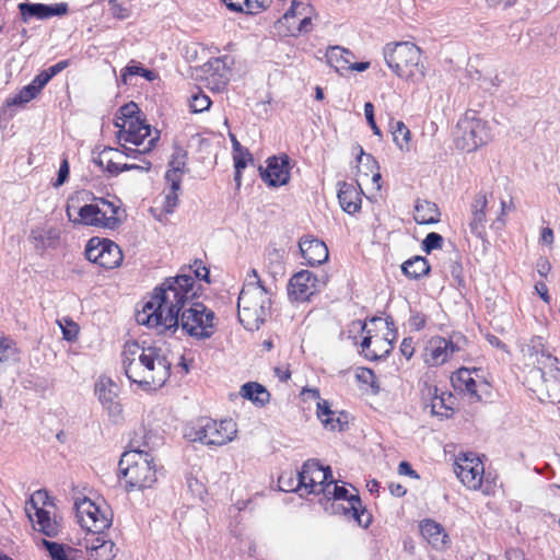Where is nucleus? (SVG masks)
Instances as JSON below:
<instances>
[{"instance_id":"nucleus-1","label":"nucleus","mask_w":560,"mask_h":560,"mask_svg":"<svg viewBox=\"0 0 560 560\" xmlns=\"http://www.w3.org/2000/svg\"><path fill=\"white\" fill-rule=\"evenodd\" d=\"M200 285L190 275H177L165 279L154 289L141 311L136 314L139 325L154 328L159 334H175L180 327L198 340L209 339L215 330V314L203 303L196 301Z\"/></svg>"},{"instance_id":"nucleus-2","label":"nucleus","mask_w":560,"mask_h":560,"mask_svg":"<svg viewBox=\"0 0 560 560\" xmlns=\"http://www.w3.org/2000/svg\"><path fill=\"white\" fill-rule=\"evenodd\" d=\"M121 355L126 376L143 389L160 388L171 376L172 362L161 347L127 341Z\"/></svg>"},{"instance_id":"nucleus-3","label":"nucleus","mask_w":560,"mask_h":560,"mask_svg":"<svg viewBox=\"0 0 560 560\" xmlns=\"http://www.w3.org/2000/svg\"><path fill=\"white\" fill-rule=\"evenodd\" d=\"M270 306V293L261 281L244 283L237 300V316L245 329L258 330L265 323Z\"/></svg>"},{"instance_id":"nucleus-4","label":"nucleus","mask_w":560,"mask_h":560,"mask_svg":"<svg viewBox=\"0 0 560 560\" xmlns=\"http://www.w3.org/2000/svg\"><path fill=\"white\" fill-rule=\"evenodd\" d=\"M119 471L126 480V490H143L156 482L153 457L144 451L130 450L119 460Z\"/></svg>"},{"instance_id":"nucleus-5","label":"nucleus","mask_w":560,"mask_h":560,"mask_svg":"<svg viewBox=\"0 0 560 560\" xmlns=\"http://www.w3.org/2000/svg\"><path fill=\"white\" fill-rule=\"evenodd\" d=\"M420 57V48L409 42L387 44L384 47V59L387 66L405 80L419 81L424 77Z\"/></svg>"},{"instance_id":"nucleus-6","label":"nucleus","mask_w":560,"mask_h":560,"mask_svg":"<svg viewBox=\"0 0 560 560\" xmlns=\"http://www.w3.org/2000/svg\"><path fill=\"white\" fill-rule=\"evenodd\" d=\"M236 433V423L232 419L215 421L211 418H199L186 427L184 436L190 442L221 446L231 442Z\"/></svg>"},{"instance_id":"nucleus-7","label":"nucleus","mask_w":560,"mask_h":560,"mask_svg":"<svg viewBox=\"0 0 560 560\" xmlns=\"http://www.w3.org/2000/svg\"><path fill=\"white\" fill-rule=\"evenodd\" d=\"M68 219L74 224L91 225L114 230L120 224L118 218L119 207L104 198H98L96 203L82 206L79 211V218H72L71 207L66 209Z\"/></svg>"},{"instance_id":"nucleus-8","label":"nucleus","mask_w":560,"mask_h":560,"mask_svg":"<svg viewBox=\"0 0 560 560\" xmlns=\"http://www.w3.org/2000/svg\"><path fill=\"white\" fill-rule=\"evenodd\" d=\"M456 147L460 150L471 152L486 144L490 139V133L486 121L466 114L457 122Z\"/></svg>"},{"instance_id":"nucleus-9","label":"nucleus","mask_w":560,"mask_h":560,"mask_svg":"<svg viewBox=\"0 0 560 560\" xmlns=\"http://www.w3.org/2000/svg\"><path fill=\"white\" fill-rule=\"evenodd\" d=\"M78 522L82 528L90 533L102 535L112 525V513L107 509L102 510L100 505L88 498L74 503Z\"/></svg>"},{"instance_id":"nucleus-10","label":"nucleus","mask_w":560,"mask_h":560,"mask_svg":"<svg viewBox=\"0 0 560 560\" xmlns=\"http://www.w3.org/2000/svg\"><path fill=\"white\" fill-rule=\"evenodd\" d=\"M300 482L307 493L330 494L328 488L335 483L329 466L324 467L316 459L306 460L300 470Z\"/></svg>"},{"instance_id":"nucleus-11","label":"nucleus","mask_w":560,"mask_h":560,"mask_svg":"<svg viewBox=\"0 0 560 560\" xmlns=\"http://www.w3.org/2000/svg\"><path fill=\"white\" fill-rule=\"evenodd\" d=\"M466 343L467 339L460 332H453L448 339L433 337L425 348L424 362L431 366L441 365L454 353L462 351Z\"/></svg>"},{"instance_id":"nucleus-12","label":"nucleus","mask_w":560,"mask_h":560,"mask_svg":"<svg viewBox=\"0 0 560 560\" xmlns=\"http://www.w3.org/2000/svg\"><path fill=\"white\" fill-rule=\"evenodd\" d=\"M485 467L475 456L464 454L455 462V474L469 489L477 490L482 483Z\"/></svg>"},{"instance_id":"nucleus-13","label":"nucleus","mask_w":560,"mask_h":560,"mask_svg":"<svg viewBox=\"0 0 560 560\" xmlns=\"http://www.w3.org/2000/svg\"><path fill=\"white\" fill-rule=\"evenodd\" d=\"M95 394L109 418L116 420L122 413L119 401V386L109 377L102 376L95 384Z\"/></svg>"},{"instance_id":"nucleus-14","label":"nucleus","mask_w":560,"mask_h":560,"mask_svg":"<svg viewBox=\"0 0 560 560\" xmlns=\"http://www.w3.org/2000/svg\"><path fill=\"white\" fill-rule=\"evenodd\" d=\"M325 284L317 276L308 270L296 272L289 281L288 293L296 301H306Z\"/></svg>"},{"instance_id":"nucleus-15","label":"nucleus","mask_w":560,"mask_h":560,"mask_svg":"<svg viewBox=\"0 0 560 560\" xmlns=\"http://www.w3.org/2000/svg\"><path fill=\"white\" fill-rule=\"evenodd\" d=\"M259 174L261 179L269 186L287 185L290 180V158L287 154L268 158L267 166H260Z\"/></svg>"},{"instance_id":"nucleus-16","label":"nucleus","mask_w":560,"mask_h":560,"mask_svg":"<svg viewBox=\"0 0 560 560\" xmlns=\"http://www.w3.org/2000/svg\"><path fill=\"white\" fill-rule=\"evenodd\" d=\"M115 126L118 128L116 137L119 142L125 141L140 147L147 138H152V128L142 118L129 120L128 124L115 120Z\"/></svg>"},{"instance_id":"nucleus-17","label":"nucleus","mask_w":560,"mask_h":560,"mask_svg":"<svg viewBox=\"0 0 560 560\" xmlns=\"http://www.w3.org/2000/svg\"><path fill=\"white\" fill-rule=\"evenodd\" d=\"M18 8L23 22H28L31 19L46 20L61 16L68 12V4L65 2L55 4L22 2Z\"/></svg>"},{"instance_id":"nucleus-18","label":"nucleus","mask_w":560,"mask_h":560,"mask_svg":"<svg viewBox=\"0 0 560 560\" xmlns=\"http://www.w3.org/2000/svg\"><path fill=\"white\" fill-rule=\"evenodd\" d=\"M334 485L335 486L331 492L334 499L348 501L349 508H345V512H351L353 518L358 522L359 525L368 527L372 517L371 514H369L362 505L360 497L358 494H349L345 487L337 486L336 482Z\"/></svg>"},{"instance_id":"nucleus-19","label":"nucleus","mask_w":560,"mask_h":560,"mask_svg":"<svg viewBox=\"0 0 560 560\" xmlns=\"http://www.w3.org/2000/svg\"><path fill=\"white\" fill-rule=\"evenodd\" d=\"M299 247L302 257L310 266L322 265L328 260L329 252L326 244L318 238H301Z\"/></svg>"},{"instance_id":"nucleus-20","label":"nucleus","mask_w":560,"mask_h":560,"mask_svg":"<svg viewBox=\"0 0 560 560\" xmlns=\"http://www.w3.org/2000/svg\"><path fill=\"white\" fill-rule=\"evenodd\" d=\"M187 152L176 147L172 160L168 163L170 168L165 173V179L174 189H180L182 178L185 173Z\"/></svg>"},{"instance_id":"nucleus-21","label":"nucleus","mask_w":560,"mask_h":560,"mask_svg":"<svg viewBox=\"0 0 560 560\" xmlns=\"http://www.w3.org/2000/svg\"><path fill=\"white\" fill-rule=\"evenodd\" d=\"M423 538L435 549L441 550L448 545V535L443 526L433 520H424L420 524Z\"/></svg>"},{"instance_id":"nucleus-22","label":"nucleus","mask_w":560,"mask_h":560,"mask_svg":"<svg viewBox=\"0 0 560 560\" xmlns=\"http://www.w3.org/2000/svg\"><path fill=\"white\" fill-rule=\"evenodd\" d=\"M338 200L342 210L353 214L361 209V197L355 187L347 182L338 183Z\"/></svg>"},{"instance_id":"nucleus-23","label":"nucleus","mask_w":560,"mask_h":560,"mask_svg":"<svg viewBox=\"0 0 560 560\" xmlns=\"http://www.w3.org/2000/svg\"><path fill=\"white\" fill-rule=\"evenodd\" d=\"M440 210L436 203L417 199L413 219L418 224H434L440 222Z\"/></svg>"},{"instance_id":"nucleus-24","label":"nucleus","mask_w":560,"mask_h":560,"mask_svg":"<svg viewBox=\"0 0 560 560\" xmlns=\"http://www.w3.org/2000/svg\"><path fill=\"white\" fill-rule=\"evenodd\" d=\"M102 255L98 259V265L106 269H113L118 267L124 255L120 247L108 238H104V244L101 245Z\"/></svg>"},{"instance_id":"nucleus-25","label":"nucleus","mask_w":560,"mask_h":560,"mask_svg":"<svg viewBox=\"0 0 560 560\" xmlns=\"http://www.w3.org/2000/svg\"><path fill=\"white\" fill-rule=\"evenodd\" d=\"M240 394L243 398L259 407L266 406L270 400V393L257 382H248L242 385Z\"/></svg>"},{"instance_id":"nucleus-26","label":"nucleus","mask_w":560,"mask_h":560,"mask_svg":"<svg viewBox=\"0 0 560 560\" xmlns=\"http://www.w3.org/2000/svg\"><path fill=\"white\" fill-rule=\"evenodd\" d=\"M36 522L33 524L35 530L43 533L47 537H57L60 526L56 520H51L49 512L44 508H36Z\"/></svg>"},{"instance_id":"nucleus-27","label":"nucleus","mask_w":560,"mask_h":560,"mask_svg":"<svg viewBox=\"0 0 560 560\" xmlns=\"http://www.w3.org/2000/svg\"><path fill=\"white\" fill-rule=\"evenodd\" d=\"M353 54L343 47L331 46L327 49L326 60L328 65L336 69V71L348 70Z\"/></svg>"},{"instance_id":"nucleus-28","label":"nucleus","mask_w":560,"mask_h":560,"mask_svg":"<svg viewBox=\"0 0 560 560\" xmlns=\"http://www.w3.org/2000/svg\"><path fill=\"white\" fill-rule=\"evenodd\" d=\"M401 271L409 279L418 280L429 273L430 265L425 257L415 256L401 265Z\"/></svg>"},{"instance_id":"nucleus-29","label":"nucleus","mask_w":560,"mask_h":560,"mask_svg":"<svg viewBox=\"0 0 560 560\" xmlns=\"http://www.w3.org/2000/svg\"><path fill=\"white\" fill-rule=\"evenodd\" d=\"M120 160V150L114 148H105L95 159V163L104 167L110 175L119 174L118 165Z\"/></svg>"},{"instance_id":"nucleus-30","label":"nucleus","mask_w":560,"mask_h":560,"mask_svg":"<svg viewBox=\"0 0 560 560\" xmlns=\"http://www.w3.org/2000/svg\"><path fill=\"white\" fill-rule=\"evenodd\" d=\"M335 412L331 410L330 404L327 400L320 399L317 402V417L325 428L329 430H342L343 422L340 416L334 418Z\"/></svg>"},{"instance_id":"nucleus-31","label":"nucleus","mask_w":560,"mask_h":560,"mask_svg":"<svg viewBox=\"0 0 560 560\" xmlns=\"http://www.w3.org/2000/svg\"><path fill=\"white\" fill-rule=\"evenodd\" d=\"M547 352L544 340L539 336L530 338L529 342L522 348L523 355L527 358L534 366L539 364V359L542 354H547Z\"/></svg>"},{"instance_id":"nucleus-32","label":"nucleus","mask_w":560,"mask_h":560,"mask_svg":"<svg viewBox=\"0 0 560 560\" xmlns=\"http://www.w3.org/2000/svg\"><path fill=\"white\" fill-rule=\"evenodd\" d=\"M454 387L460 390H466L471 396L480 400V396L477 394V383L472 378L471 373L468 369L462 368L456 373V378L453 380Z\"/></svg>"},{"instance_id":"nucleus-33","label":"nucleus","mask_w":560,"mask_h":560,"mask_svg":"<svg viewBox=\"0 0 560 560\" xmlns=\"http://www.w3.org/2000/svg\"><path fill=\"white\" fill-rule=\"evenodd\" d=\"M89 549L92 560H112L116 556V546L112 540H102L101 544L92 545Z\"/></svg>"},{"instance_id":"nucleus-34","label":"nucleus","mask_w":560,"mask_h":560,"mask_svg":"<svg viewBox=\"0 0 560 560\" xmlns=\"http://www.w3.org/2000/svg\"><path fill=\"white\" fill-rule=\"evenodd\" d=\"M393 141L400 150H409L410 130L402 121H394L390 125Z\"/></svg>"},{"instance_id":"nucleus-35","label":"nucleus","mask_w":560,"mask_h":560,"mask_svg":"<svg viewBox=\"0 0 560 560\" xmlns=\"http://www.w3.org/2000/svg\"><path fill=\"white\" fill-rule=\"evenodd\" d=\"M538 371L541 375L549 374L555 380H560V363L558 358L553 357L551 353L547 352V354H542L539 359V364L537 365Z\"/></svg>"},{"instance_id":"nucleus-36","label":"nucleus","mask_w":560,"mask_h":560,"mask_svg":"<svg viewBox=\"0 0 560 560\" xmlns=\"http://www.w3.org/2000/svg\"><path fill=\"white\" fill-rule=\"evenodd\" d=\"M279 490L284 492L300 491L303 489L302 482H300V470L296 476L293 471H283L278 478Z\"/></svg>"},{"instance_id":"nucleus-37","label":"nucleus","mask_w":560,"mask_h":560,"mask_svg":"<svg viewBox=\"0 0 560 560\" xmlns=\"http://www.w3.org/2000/svg\"><path fill=\"white\" fill-rule=\"evenodd\" d=\"M132 75H141L148 81H154L158 78V74L153 70L143 68L140 63H136L133 61L124 69L121 73L122 82L127 84L128 78Z\"/></svg>"},{"instance_id":"nucleus-38","label":"nucleus","mask_w":560,"mask_h":560,"mask_svg":"<svg viewBox=\"0 0 560 560\" xmlns=\"http://www.w3.org/2000/svg\"><path fill=\"white\" fill-rule=\"evenodd\" d=\"M39 94L31 83L24 86L16 95L7 100L8 106L23 105L34 100Z\"/></svg>"},{"instance_id":"nucleus-39","label":"nucleus","mask_w":560,"mask_h":560,"mask_svg":"<svg viewBox=\"0 0 560 560\" xmlns=\"http://www.w3.org/2000/svg\"><path fill=\"white\" fill-rule=\"evenodd\" d=\"M358 149V162L362 163L363 159H365L366 167L372 172V180L374 184H376L377 188H381L380 180L382 179L381 173L378 172V163L377 161L371 155L365 154L361 145H357Z\"/></svg>"},{"instance_id":"nucleus-40","label":"nucleus","mask_w":560,"mask_h":560,"mask_svg":"<svg viewBox=\"0 0 560 560\" xmlns=\"http://www.w3.org/2000/svg\"><path fill=\"white\" fill-rule=\"evenodd\" d=\"M312 12L313 8L308 0H292L291 7L283 14L282 19L288 22L290 19L301 18L302 15Z\"/></svg>"},{"instance_id":"nucleus-41","label":"nucleus","mask_w":560,"mask_h":560,"mask_svg":"<svg viewBox=\"0 0 560 560\" xmlns=\"http://www.w3.org/2000/svg\"><path fill=\"white\" fill-rule=\"evenodd\" d=\"M159 139L160 132L159 130H154V136L149 139L148 143L142 149H132L121 144L122 151H120V156L125 155L126 158L137 159L141 154L149 153L156 145Z\"/></svg>"},{"instance_id":"nucleus-42","label":"nucleus","mask_w":560,"mask_h":560,"mask_svg":"<svg viewBox=\"0 0 560 560\" xmlns=\"http://www.w3.org/2000/svg\"><path fill=\"white\" fill-rule=\"evenodd\" d=\"M19 360V352L15 343L4 337H0V362H15Z\"/></svg>"},{"instance_id":"nucleus-43","label":"nucleus","mask_w":560,"mask_h":560,"mask_svg":"<svg viewBox=\"0 0 560 560\" xmlns=\"http://www.w3.org/2000/svg\"><path fill=\"white\" fill-rule=\"evenodd\" d=\"M120 116H117L116 120L120 124H128L129 120L139 119L140 109L133 102L127 103L119 108Z\"/></svg>"},{"instance_id":"nucleus-44","label":"nucleus","mask_w":560,"mask_h":560,"mask_svg":"<svg viewBox=\"0 0 560 560\" xmlns=\"http://www.w3.org/2000/svg\"><path fill=\"white\" fill-rule=\"evenodd\" d=\"M104 244V238L92 237L85 246V257L89 261L97 264L101 258V245Z\"/></svg>"},{"instance_id":"nucleus-45","label":"nucleus","mask_w":560,"mask_h":560,"mask_svg":"<svg viewBox=\"0 0 560 560\" xmlns=\"http://www.w3.org/2000/svg\"><path fill=\"white\" fill-rule=\"evenodd\" d=\"M40 545L48 551L52 560H69L62 544L42 538Z\"/></svg>"},{"instance_id":"nucleus-46","label":"nucleus","mask_w":560,"mask_h":560,"mask_svg":"<svg viewBox=\"0 0 560 560\" xmlns=\"http://www.w3.org/2000/svg\"><path fill=\"white\" fill-rule=\"evenodd\" d=\"M180 275H190L194 279L203 280L206 282H210L209 269L202 265L201 260H195L192 266L188 268H184Z\"/></svg>"},{"instance_id":"nucleus-47","label":"nucleus","mask_w":560,"mask_h":560,"mask_svg":"<svg viewBox=\"0 0 560 560\" xmlns=\"http://www.w3.org/2000/svg\"><path fill=\"white\" fill-rule=\"evenodd\" d=\"M189 106L194 113H202L208 110L211 106V100L202 92L192 94L190 97Z\"/></svg>"},{"instance_id":"nucleus-48","label":"nucleus","mask_w":560,"mask_h":560,"mask_svg":"<svg viewBox=\"0 0 560 560\" xmlns=\"http://www.w3.org/2000/svg\"><path fill=\"white\" fill-rule=\"evenodd\" d=\"M486 212L474 211L471 212V220L469 221V229L477 237H482L485 233Z\"/></svg>"},{"instance_id":"nucleus-49","label":"nucleus","mask_w":560,"mask_h":560,"mask_svg":"<svg viewBox=\"0 0 560 560\" xmlns=\"http://www.w3.org/2000/svg\"><path fill=\"white\" fill-rule=\"evenodd\" d=\"M442 245V235L436 232H430L422 241L421 248L425 254H431L434 249L441 248Z\"/></svg>"},{"instance_id":"nucleus-50","label":"nucleus","mask_w":560,"mask_h":560,"mask_svg":"<svg viewBox=\"0 0 560 560\" xmlns=\"http://www.w3.org/2000/svg\"><path fill=\"white\" fill-rule=\"evenodd\" d=\"M372 337L366 336L362 339L361 348L364 355L369 360H378L389 353V349H385L383 353H378L376 349H371Z\"/></svg>"},{"instance_id":"nucleus-51","label":"nucleus","mask_w":560,"mask_h":560,"mask_svg":"<svg viewBox=\"0 0 560 560\" xmlns=\"http://www.w3.org/2000/svg\"><path fill=\"white\" fill-rule=\"evenodd\" d=\"M448 410H452L451 407H448L446 405V400L444 398V394H442L441 396H438L436 394L434 395V397L432 398V401H431V411L433 415H438V416H445V417H448L447 415V411Z\"/></svg>"},{"instance_id":"nucleus-52","label":"nucleus","mask_w":560,"mask_h":560,"mask_svg":"<svg viewBox=\"0 0 560 560\" xmlns=\"http://www.w3.org/2000/svg\"><path fill=\"white\" fill-rule=\"evenodd\" d=\"M110 14L118 20H126L130 16V10L116 0L108 1Z\"/></svg>"},{"instance_id":"nucleus-53","label":"nucleus","mask_w":560,"mask_h":560,"mask_svg":"<svg viewBox=\"0 0 560 560\" xmlns=\"http://www.w3.org/2000/svg\"><path fill=\"white\" fill-rule=\"evenodd\" d=\"M234 160V168H245L247 165V161H253V156L248 149H243L241 151L233 152Z\"/></svg>"},{"instance_id":"nucleus-54","label":"nucleus","mask_w":560,"mask_h":560,"mask_svg":"<svg viewBox=\"0 0 560 560\" xmlns=\"http://www.w3.org/2000/svg\"><path fill=\"white\" fill-rule=\"evenodd\" d=\"M364 115H365L368 125L373 130V133L376 136H382L381 129L376 125L375 117H374V105L371 102H366L364 104Z\"/></svg>"},{"instance_id":"nucleus-55","label":"nucleus","mask_w":560,"mask_h":560,"mask_svg":"<svg viewBox=\"0 0 560 560\" xmlns=\"http://www.w3.org/2000/svg\"><path fill=\"white\" fill-rule=\"evenodd\" d=\"M180 189H174L171 186V190L165 196V200H164V205H163V209H164V211L166 213H172L174 211V209L176 208L177 202H178V195H177V192Z\"/></svg>"},{"instance_id":"nucleus-56","label":"nucleus","mask_w":560,"mask_h":560,"mask_svg":"<svg viewBox=\"0 0 560 560\" xmlns=\"http://www.w3.org/2000/svg\"><path fill=\"white\" fill-rule=\"evenodd\" d=\"M67 325L62 326L60 323V327L62 330L63 339L68 341H72L77 338L78 335V325L72 320H66Z\"/></svg>"},{"instance_id":"nucleus-57","label":"nucleus","mask_w":560,"mask_h":560,"mask_svg":"<svg viewBox=\"0 0 560 560\" xmlns=\"http://www.w3.org/2000/svg\"><path fill=\"white\" fill-rule=\"evenodd\" d=\"M38 503H42L44 506L50 503V498L46 490L36 491L31 498L32 508L36 511Z\"/></svg>"},{"instance_id":"nucleus-58","label":"nucleus","mask_w":560,"mask_h":560,"mask_svg":"<svg viewBox=\"0 0 560 560\" xmlns=\"http://www.w3.org/2000/svg\"><path fill=\"white\" fill-rule=\"evenodd\" d=\"M69 163L67 160H63L59 166V171H58V175H57V179L56 182L54 183V186L55 187H59V186H62L67 180H68V177H69Z\"/></svg>"},{"instance_id":"nucleus-59","label":"nucleus","mask_w":560,"mask_h":560,"mask_svg":"<svg viewBox=\"0 0 560 560\" xmlns=\"http://www.w3.org/2000/svg\"><path fill=\"white\" fill-rule=\"evenodd\" d=\"M243 12L247 14H255L265 9V5L259 0H244Z\"/></svg>"},{"instance_id":"nucleus-60","label":"nucleus","mask_w":560,"mask_h":560,"mask_svg":"<svg viewBox=\"0 0 560 560\" xmlns=\"http://www.w3.org/2000/svg\"><path fill=\"white\" fill-rule=\"evenodd\" d=\"M51 80V78L49 77V74L47 73L46 70H43L42 72H39L34 79L33 81L31 82V84L33 86L36 88V90H38V92H40L44 86Z\"/></svg>"},{"instance_id":"nucleus-61","label":"nucleus","mask_w":560,"mask_h":560,"mask_svg":"<svg viewBox=\"0 0 560 560\" xmlns=\"http://www.w3.org/2000/svg\"><path fill=\"white\" fill-rule=\"evenodd\" d=\"M312 13H306L301 16L300 23L296 27L298 34H307L312 31Z\"/></svg>"},{"instance_id":"nucleus-62","label":"nucleus","mask_w":560,"mask_h":560,"mask_svg":"<svg viewBox=\"0 0 560 560\" xmlns=\"http://www.w3.org/2000/svg\"><path fill=\"white\" fill-rule=\"evenodd\" d=\"M409 326L419 331L425 326V316L421 313H415L409 318Z\"/></svg>"},{"instance_id":"nucleus-63","label":"nucleus","mask_w":560,"mask_h":560,"mask_svg":"<svg viewBox=\"0 0 560 560\" xmlns=\"http://www.w3.org/2000/svg\"><path fill=\"white\" fill-rule=\"evenodd\" d=\"M400 352L406 359H410L413 355L415 348L411 338H404L400 345Z\"/></svg>"},{"instance_id":"nucleus-64","label":"nucleus","mask_w":560,"mask_h":560,"mask_svg":"<svg viewBox=\"0 0 560 560\" xmlns=\"http://www.w3.org/2000/svg\"><path fill=\"white\" fill-rule=\"evenodd\" d=\"M487 207V198L483 194H477L471 202V212L485 211Z\"/></svg>"}]
</instances>
